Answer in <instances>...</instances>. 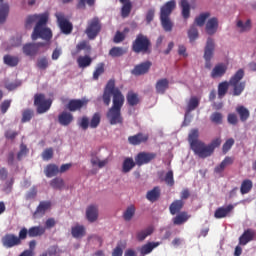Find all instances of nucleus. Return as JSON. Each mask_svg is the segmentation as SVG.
Listing matches in <instances>:
<instances>
[{"instance_id": "f257e3e1", "label": "nucleus", "mask_w": 256, "mask_h": 256, "mask_svg": "<svg viewBox=\"0 0 256 256\" xmlns=\"http://www.w3.org/2000/svg\"><path fill=\"white\" fill-rule=\"evenodd\" d=\"M111 97L112 107L109 108L106 117L110 125H123L121 109H123V105H125V96H123L119 88L115 87V79H110L104 88L102 99L106 107L111 105Z\"/></svg>"}, {"instance_id": "f03ea898", "label": "nucleus", "mask_w": 256, "mask_h": 256, "mask_svg": "<svg viewBox=\"0 0 256 256\" xmlns=\"http://www.w3.org/2000/svg\"><path fill=\"white\" fill-rule=\"evenodd\" d=\"M49 21V14H33L29 15L25 21L26 29H31L35 25L34 30L31 35L32 41H37L38 39H43V41H51L53 39V32L51 28L47 27Z\"/></svg>"}, {"instance_id": "7ed1b4c3", "label": "nucleus", "mask_w": 256, "mask_h": 256, "mask_svg": "<svg viewBox=\"0 0 256 256\" xmlns=\"http://www.w3.org/2000/svg\"><path fill=\"white\" fill-rule=\"evenodd\" d=\"M188 143L190 144V149L193 151L194 155L200 159H207L215 153L217 147H221V138H215L208 145L205 142L199 140V129H192L188 134Z\"/></svg>"}, {"instance_id": "20e7f679", "label": "nucleus", "mask_w": 256, "mask_h": 256, "mask_svg": "<svg viewBox=\"0 0 256 256\" xmlns=\"http://www.w3.org/2000/svg\"><path fill=\"white\" fill-rule=\"evenodd\" d=\"M243 77H245V70L239 69L233 76H231L228 82H221L218 85V97L220 99L225 97L227 91H229V87H232L233 89L232 95L234 97H239V95L245 91V87H247V82L242 81Z\"/></svg>"}, {"instance_id": "39448f33", "label": "nucleus", "mask_w": 256, "mask_h": 256, "mask_svg": "<svg viewBox=\"0 0 256 256\" xmlns=\"http://www.w3.org/2000/svg\"><path fill=\"white\" fill-rule=\"evenodd\" d=\"M176 7L177 3L175 2V0H170L160 8V23L166 33H171V31H173V21H171V13L175 11Z\"/></svg>"}, {"instance_id": "423d86ee", "label": "nucleus", "mask_w": 256, "mask_h": 256, "mask_svg": "<svg viewBox=\"0 0 256 256\" xmlns=\"http://www.w3.org/2000/svg\"><path fill=\"white\" fill-rule=\"evenodd\" d=\"M131 50L137 55H139V53H142V55H147L151 53V40L149 37H147V35L139 33L132 42Z\"/></svg>"}, {"instance_id": "0eeeda50", "label": "nucleus", "mask_w": 256, "mask_h": 256, "mask_svg": "<svg viewBox=\"0 0 256 256\" xmlns=\"http://www.w3.org/2000/svg\"><path fill=\"white\" fill-rule=\"evenodd\" d=\"M27 239V228L23 227L18 236L15 234H6L2 238V243L4 247L7 249H11L12 247H17V245H21V241H25Z\"/></svg>"}, {"instance_id": "6e6552de", "label": "nucleus", "mask_w": 256, "mask_h": 256, "mask_svg": "<svg viewBox=\"0 0 256 256\" xmlns=\"http://www.w3.org/2000/svg\"><path fill=\"white\" fill-rule=\"evenodd\" d=\"M34 105L36 107L37 113L42 115V113H47V111L51 109L53 101L51 99H45V94H35Z\"/></svg>"}, {"instance_id": "1a4fd4ad", "label": "nucleus", "mask_w": 256, "mask_h": 256, "mask_svg": "<svg viewBox=\"0 0 256 256\" xmlns=\"http://www.w3.org/2000/svg\"><path fill=\"white\" fill-rule=\"evenodd\" d=\"M101 28V20H99L98 17H94L88 21L85 34L87 35L88 39H90V41H93V39H96L97 35L101 33Z\"/></svg>"}, {"instance_id": "9d476101", "label": "nucleus", "mask_w": 256, "mask_h": 256, "mask_svg": "<svg viewBox=\"0 0 256 256\" xmlns=\"http://www.w3.org/2000/svg\"><path fill=\"white\" fill-rule=\"evenodd\" d=\"M215 53V40L209 37L206 41V46L204 48V59L206 61V69H211V59H213V54Z\"/></svg>"}, {"instance_id": "9b49d317", "label": "nucleus", "mask_w": 256, "mask_h": 256, "mask_svg": "<svg viewBox=\"0 0 256 256\" xmlns=\"http://www.w3.org/2000/svg\"><path fill=\"white\" fill-rule=\"evenodd\" d=\"M58 27L64 35L73 33V24L62 13H56Z\"/></svg>"}, {"instance_id": "f8f14e48", "label": "nucleus", "mask_w": 256, "mask_h": 256, "mask_svg": "<svg viewBox=\"0 0 256 256\" xmlns=\"http://www.w3.org/2000/svg\"><path fill=\"white\" fill-rule=\"evenodd\" d=\"M156 158L157 154L155 152H140L135 156V162L138 167H142V165H148Z\"/></svg>"}, {"instance_id": "ddd939ff", "label": "nucleus", "mask_w": 256, "mask_h": 256, "mask_svg": "<svg viewBox=\"0 0 256 256\" xmlns=\"http://www.w3.org/2000/svg\"><path fill=\"white\" fill-rule=\"evenodd\" d=\"M89 103L86 99H71L66 108L70 113H75V111H81L83 107H87V104Z\"/></svg>"}, {"instance_id": "4468645a", "label": "nucleus", "mask_w": 256, "mask_h": 256, "mask_svg": "<svg viewBox=\"0 0 256 256\" xmlns=\"http://www.w3.org/2000/svg\"><path fill=\"white\" fill-rule=\"evenodd\" d=\"M151 65H153V63H151V61L142 62V63L136 65L133 68V70L131 71V73H132V75H135L136 77L145 75V74L149 73V69H151Z\"/></svg>"}, {"instance_id": "2eb2a0df", "label": "nucleus", "mask_w": 256, "mask_h": 256, "mask_svg": "<svg viewBox=\"0 0 256 256\" xmlns=\"http://www.w3.org/2000/svg\"><path fill=\"white\" fill-rule=\"evenodd\" d=\"M51 205H52L51 201H40L35 212L33 213L34 219H39V217L45 216L47 211H49V209H51Z\"/></svg>"}, {"instance_id": "dca6fc26", "label": "nucleus", "mask_w": 256, "mask_h": 256, "mask_svg": "<svg viewBox=\"0 0 256 256\" xmlns=\"http://www.w3.org/2000/svg\"><path fill=\"white\" fill-rule=\"evenodd\" d=\"M148 141H149V134H145L142 132H139L136 135H132L128 137V143L134 146L147 143Z\"/></svg>"}, {"instance_id": "f3484780", "label": "nucleus", "mask_w": 256, "mask_h": 256, "mask_svg": "<svg viewBox=\"0 0 256 256\" xmlns=\"http://www.w3.org/2000/svg\"><path fill=\"white\" fill-rule=\"evenodd\" d=\"M235 209L233 204H229L227 206L219 207L214 212L215 219H225V217H229V214Z\"/></svg>"}, {"instance_id": "a211bd4d", "label": "nucleus", "mask_w": 256, "mask_h": 256, "mask_svg": "<svg viewBox=\"0 0 256 256\" xmlns=\"http://www.w3.org/2000/svg\"><path fill=\"white\" fill-rule=\"evenodd\" d=\"M75 117L71 112L68 111H62L58 115V123L62 125V127H69L71 125V122L74 121Z\"/></svg>"}, {"instance_id": "6ab92c4d", "label": "nucleus", "mask_w": 256, "mask_h": 256, "mask_svg": "<svg viewBox=\"0 0 256 256\" xmlns=\"http://www.w3.org/2000/svg\"><path fill=\"white\" fill-rule=\"evenodd\" d=\"M191 219V215L187 211H182L176 214L175 217L172 218L173 225L181 226L185 225Z\"/></svg>"}, {"instance_id": "aec40b11", "label": "nucleus", "mask_w": 256, "mask_h": 256, "mask_svg": "<svg viewBox=\"0 0 256 256\" xmlns=\"http://www.w3.org/2000/svg\"><path fill=\"white\" fill-rule=\"evenodd\" d=\"M217 29H219V19H217V17L210 18L205 27L207 35H215L217 33Z\"/></svg>"}, {"instance_id": "412c9836", "label": "nucleus", "mask_w": 256, "mask_h": 256, "mask_svg": "<svg viewBox=\"0 0 256 256\" xmlns=\"http://www.w3.org/2000/svg\"><path fill=\"white\" fill-rule=\"evenodd\" d=\"M86 217L90 223H95L99 219V208L95 205H90L86 209Z\"/></svg>"}, {"instance_id": "4be33fe9", "label": "nucleus", "mask_w": 256, "mask_h": 256, "mask_svg": "<svg viewBox=\"0 0 256 256\" xmlns=\"http://www.w3.org/2000/svg\"><path fill=\"white\" fill-rule=\"evenodd\" d=\"M155 89L158 95H165L167 89H169V80L167 78H161L157 80Z\"/></svg>"}, {"instance_id": "5701e85b", "label": "nucleus", "mask_w": 256, "mask_h": 256, "mask_svg": "<svg viewBox=\"0 0 256 256\" xmlns=\"http://www.w3.org/2000/svg\"><path fill=\"white\" fill-rule=\"evenodd\" d=\"M22 51L27 57H35L39 54V50L37 49V45H35V43L25 44L22 48Z\"/></svg>"}, {"instance_id": "b1692460", "label": "nucleus", "mask_w": 256, "mask_h": 256, "mask_svg": "<svg viewBox=\"0 0 256 256\" xmlns=\"http://www.w3.org/2000/svg\"><path fill=\"white\" fill-rule=\"evenodd\" d=\"M183 207H185V201L174 200L169 206V212L171 215H177L178 213H181Z\"/></svg>"}, {"instance_id": "393cba45", "label": "nucleus", "mask_w": 256, "mask_h": 256, "mask_svg": "<svg viewBox=\"0 0 256 256\" xmlns=\"http://www.w3.org/2000/svg\"><path fill=\"white\" fill-rule=\"evenodd\" d=\"M81 51H85V53H91V44L87 40L80 41L76 45V50L72 52V55H79Z\"/></svg>"}, {"instance_id": "a878e982", "label": "nucleus", "mask_w": 256, "mask_h": 256, "mask_svg": "<svg viewBox=\"0 0 256 256\" xmlns=\"http://www.w3.org/2000/svg\"><path fill=\"white\" fill-rule=\"evenodd\" d=\"M9 3L0 2V25H3L9 17Z\"/></svg>"}, {"instance_id": "bb28decb", "label": "nucleus", "mask_w": 256, "mask_h": 256, "mask_svg": "<svg viewBox=\"0 0 256 256\" xmlns=\"http://www.w3.org/2000/svg\"><path fill=\"white\" fill-rule=\"evenodd\" d=\"M234 161H235V158L226 156L224 160L220 163V165L215 167L214 171L216 173H223L226 167H229V165H233Z\"/></svg>"}, {"instance_id": "cd10ccee", "label": "nucleus", "mask_w": 256, "mask_h": 256, "mask_svg": "<svg viewBox=\"0 0 256 256\" xmlns=\"http://www.w3.org/2000/svg\"><path fill=\"white\" fill-rule=\"evenodd\" d=\"M225 73H227V66L225 64H217L211 72V77L212 79H217V77H223Z\"/></svg>"}, {"instance_id": "c85d7f7f", "label": "nucleus", "mask_w": 256, "mask_h": 256, "mask_svg": "<svg viewBox=\"0 0 256 256\" xmlns=\"http://www.w3.org/2000/svg\"><path fill=\"white\" fill-rule=\"evenodd\" d=\"M91 63H93V58L89 55L79 56L77 58V64L80 69H87V67H91Z\"/></svg>"}, {"instance_id": "c756f323", "label": "nucleus", "mask_w": 256, "mask_h": 256, "mask_svg": "<svg viewBox=\"0 0 256 256\" xmlns=\"http://www.w3.org/2000/svg\"><path fill=\"white\" fill-rule=\"evenodd\" d=\"M253 237H255V232L251 229L245 230L239 238V245H247V243L253 241Z\"/></svg>"}, {"instance_id": "7c9ffc66", "label": "nucleus", "mask_w": 256, "mask_h": 256, "mask_svg": "<svg viewBox=\"0 0 256 256\" xmlns=\"http://www.w3.org/2000/svg\"><path fill=\"white\" fill-rule=\"evenodd\" d=\"M159 179L161 181H164L168 187H173L175 185V178L173 176V170L168 171L165 176L163 177V172L159 173Z\"/></svg>"}, {"instance_id": "2f4dec72", "label": "nucleus", "mask_w": 256, "mask_h": 256, "mask_svg": "<svg viewBox=\"0 0 256 256\" xmlns=\"http://www.w3.org/2000/svg\"><path fill=\"white\" fill-rule=\"evenodd\" d=\"M44 173L48 179L56 177V175H59V166L56 164H48L44 169Z\"/></svg>"}, {"instance_id": "473e14b6", "label": "nucleus", "mask_w": 256, "mask_h": 256, "mask_svg": "<svg viewBox=\"0 0 256 256\" xmlns=\"http://www.w3.org/2000/svg\"><path fill=\"white\" fill-rule=\"evenodd\" d=\"M236 113L239 115L240 117V121L242 123H245V121H247V119H249L251 113L249 112V109H247L245 106L240 105L236 107Z\"/></svg>"}, {"instance_id": "72a5a7b5", "label": "nucleus", "mask_w": 256, "mask_h": 256, "mask_svg": "<svg viewBox=\"0 0 256 256\" xmlns=\"http://www.w3.org/2000/svg\"><path fill=\"white\" fill-rule=\"evenodd\" d=\"M27 235L29 237H41V235H45V227L43 226L30 227L27 230Z\"/></svg>"}, {"instance_id": "f704fd0d", "label": "nucleus", "mask_w": 256, "mask_h": 256, "mask_svg": "<svg viewBox=\"0 0 256 256\" xmlns=\"http://www.w3.org/2000/svg\"><path fill=\"white\" fill-rule=\"evenodd\" d=\"M159 197H161V188H159L158 186L154 187L146 194V199H148V201H151L152 203H155V201H157Z\"/></svg>"}, {"instance_id": "c9c22d12", "label": "nucleus", "mask_w": 256, "mask_h": 256, "mask_svg": "<svg viewBox=\"0 0 256 256\" xmlns=\"http://www.w3.org/2000/svg\"><path fill=\"white\" fill-rule=\"evenodd\" d=\"M159 242H148L147 244L143 245L140 249L141 255H149L153 251V249L159 247Z\"/></svg>"}, {"instance_id": "e433bc0d", "label": "nucleus", "mask_w": 256, "mask_h": 256, "mask_svg": "<svg viewBox=\"0 0 256 256\" xmlns=\"http://www.w3.org/2000/svg\"><path fill=\"white\" fill-rule=\"evenodd\" d=\"M180 6L182 9V17L183 19H189L191 17V5L188 0H181Z\"/></svg>"}, {"instance_id": "4c0bfd02", "label": "nucleus", "mask_w": 256, "mask_h": 256, "mask_svg": "<svg viewBox=\"0 0 256 256\" xmlns=\"http://www.w3.org/2000/svg\"><path fill=\"white\" fill-rule=\"evenodd\" d=\"M71 233L74 239H81V237H85V226L76 225L71 228Z\"/></svg>"}, {"instance_id": "58836bf2", "label": "nucleus", "mask_w": 256, "mask_h": 256, "mask_svg": "<svg viewBox=\"0 0 256 256\" xmlns=\"http://www.w3.org/2000/svg\"><path fill=\"white\" fill-rule=\"evenodd\" d=\"M3 61L8 67H17L19 65V57L17 56L7 54L3 57Z\"/></svg>"}, {"instance_id": "ea45409f", "label": "nucleus", "mask_w": 256, "mask_h": 256, "mask_svg": "<svg viewBox=\"0 0 256 256\" xmlns=\"http://www.w3.org/2000/svg\"><path fill=\"white\" fill-rule=\"evenodd\" d=\"M137 163L133 160V158H125L122 164V172L129 173Z\"/></svg>"}, {"instance_id": "a19ab883", "label": "nucleus", "mask_w": 256, "mask_h": 256, "mask_svg": "<svg viewBox=\"0 0 256 256\" xmlns=\"http://www.w3.org/2000/svg\"><path fill=\"white\" fill-rule=\"evenodd\" d=\"M187 34H188L190 43H195V41H197V39H199V30L197 29L196 25L190 26Z\"/></svg>"}, {"instance_id": "79ce46f5", "label": "nucleus", "mask_w": 256, "mask_h": 256, "mask_svg": "<svg viewBox=\"0 0 256 256\" xmlns=\"http://www.w3.org/2000/svg\"><path fill=\"white\" fill-rule=\"evenodd\" d=\"M199 98H197V96H192L187 104L186 107V111L187 113H191V111H195V109H197V107H199Z\"/></svg>"}, {"instance_id": "37998d69", "label": "nucleus", "mask_w": 256, "mask_h": 256, "mask_svg": "<svg viewBox=\"0 0 256 256\" xmlns=\"http://www.w3.org/2000/svg\"><path fill=\"white\" fill-rule=\"evenodd\" d=\"M253 189V181L245 179L242 181L240 192L242 195H247Z\"/></svg>"}, {"instance_id": "c03bdc74", "label": "nucleus", "mask_w": 256, "mask_h": 256, "mask_svg": "<svg viewBox=\"0 0 256 256\" xmlns=\"http://www.w3.org/2000/svg\"><path fill=\"white\" fill-rule=\"evenodd\" d=\"M90 163L93 165V167H99V169H103V167H105V165L109 163V160H100L99 157H97L96 155H92Z\"/></svg>"}, {"instance_id": "a18cd8bd", "label": "nucleus", "mask_w": 256, "mask_h": 256, "mask_svg": "<svg viewBox=\"0 0 256 256\" xmlns=\"http://www.w3.org/2000/svg\"><path fill=\"white\" fill-rule=\"evenodd\" d=\"M126 99L130 107H135V105H139V95L137 93L128 92Z\"/></svg>"}, {"instance_id": "49530a36", "label": "nucleus", "mask_w": 256, "mask_h": 256, "mask_svg": "<svg viewBox=\"0 0 256 256\" xmlns=\"http://www.w3.org/2000/svg\"><path fill=\"white\" fill-rule=\"evenodd\" d=\"M125 53H127V50H125L123 47L117 46L112 47L109 51L110 57H123Z\"/></svg>"}, {"instance_id": "de8ad7c7", "label": "nucleus", "mask_w": 256, "mask_h": 256, "mask_svg": "<svg viewBox=\"0 0 256 256\" xmlns=\"http://www.w3.org/2000/svg\"><path fill=\"white\" fill-rule=\"evenodd\" d=\"M153 233V227H148L142 231H139L136 234V238L138 239V241H145V239H147V237H149V235H151Z\"/></svg>"}, {"instance_id": "09e8293b", "label": "nucleus", "mask_w": 256, "mask_h": 256, "mask_svg": "<svg viewBox=\"0 0 256 256\" xmlns=\"http://www.w3.org/2000/svg\"><path fill=\"white\" fill-rule=\"evenodd\" d=\"M211 17V13L203 12L198 17L195 18V23L198 27H203L205 25V21Z\"/></svg>"}, {"instance_id": "8fccbe9b", "label": "nucleus", "mask_w": 256, "mask_h": 256, "mask_svg": "<svg viewBox=\"0 0 256 256\" xmlns=\"http://www.w3.org/2000/svg\"><path fill=\"white\" fill-rule=\"evenodd\" d=\"M135 217V206L130 205L127 207V209L123 213V219L124 221H131Z\"/></svg>"}, {"instance_id": "3c124183", "label": "nucleus", "mask_w": 256, "mask_h": 256, "mask_svg": "<svg viewBox=\"0 0 256 256\" xmlns=\"http://www.w3.org/2000/svg\"><path fill=\"white\" fill-rule=\"evenodd\" d=\"M50 186L52 189H58L61 190L65 187V181L63 178L56 177L50 181Z\"/></svg>"}, {"instance_id": "603ef678", "label": "nucleus", "mask_w": 256, "mask_h": 256, "mask_svg": "<svg viewBox=\"0 0 256 256\" xmlns=\"http://www.w3.org/2000/svg\"><path fill=\"white\" fill-rule=\"evenodd\" d=\"M36 67L40 69V71H45L49 67V59L47 57H41L36 62Z\"/></svg>"}, {"instance_id": "864d4df0", "label": "nucleus", "mask_w": 256, "mask_h": 256, "mask_svg": "<svg viewBox=\"0 0 256 256\" xmlns=\"http://www.w3.org/2000/svg\"><path fill=\"white\" fill-rule=\"evenodd\" d=\"M101 124V114L98 112L94 113L90 120V128L91 129H97L99 125Z\"/></svg>"}, {"instance_id": "5fc2aeb1", "label": "nucleus", "mask_w": 256, "mask_h": 256, "mask_svg": "<svg viewBox=\"0 0 256 256\" xmlns=\"http://www.w3.org/2000/svg\"><path fill=\"white\" fill-rule=\"evenodd\" d=\"M103 73H105V64L104 63L97 64L96 69L93 73V79L97 81V79H99V77H101Z\"/></svg>"}, {"instance_id": "6e6d98bb", "label": "nucleus", "mask_w": 256, "mask_h": 256, "mask_svg": "<svg viewBox=\"0 0 256 256\" xmlns=\"http://www.w3.org/2000/svg\"><path fill=\"white\" fill-rule=\"evenodd\" d=\"M33 115H34V112L32 109H25L22 112L21 123H29V121H31V119H33Z\"/></svg>"}, {"instance_id": "4d7b16f0", "label": "nucleus", "mask_w": 256, "mask_h": 256, "mask_svg": "<svg viewBox=\"0 0 256 256\" xmlns=\"http://www.w3.org/2000/svg\"><path fill=\"white\" fill-rule=\"evenodd\" d=\"M210 121L215 125H221L223 123V114L220 112H214L210 116Z\"/></svg>"}, {"instance_id": "13d9d810", "label": "nucleus", "mask_w": 256, "mask_h": 256, "mask_svg": "<svg viewBox=\"0 0 256 256\" xmlns=\"http://www.w3.org/2000/svg\"><path fill=\"white\" fill-rule=\"evenodd\" d=\"M78 127L82 128L83 131H87L90 127L89 117L83 116L78 120Z\"/></svg>"}, {"instance_id": "bf43d9fd", "label": "nucleus", "mask_w": 256, "mask_h": 256, "mask_svg": "<svg viewBox=\"0 0 256 256\" xmlns=\"http://www.w3.org/2000/svg\"><path fill=\"white\" fill-rule=\"evenodd\" d=\"M132 7L133 5L131 4V2L123 4L121 8V15L123 19L127 18V16L131 14Z\"/></svg>"}, {"instance_id": "052dcab7", "label": "nucleus", "mask_w": 256, "mask_h": 256, "mask_svg": "<svg viewBox=\"0 0 256 256\" xmlns=\"http://www.w3.org/2000/svg\"><path fill=\"white\" fill-rule=\"evenodd\" d=\"M233 145H235V139L230 138L226 140V142L222 146V151L224 155L229 153V151H231V147H233Z\"/></svg>"}, {"instance_id": "680f3d73", "label": "nucleus", "mask_w": 256, "mask_h": 256, "mask_svg": "<svg viewBox=\"0 0 256 256\" xmlns=\"http://www.w3.org/2000/svg\"><path fill=\"white\" fill-rule=\"evenodd\" d=\"M28 153H29V149L27 148V145L22 143L20 145V151L17 154L18 161H21V159H23V157H27Z\"/></svg>"}, {"instance_id": "e2e57ef3", "label": "nucleus", "mask_w": 256, "mask_h": 256, "mask_svg": "<svg viewBox=\"0 0 256 256\" xmlns=\"http://www.w3.org/2000/svg\"><path fill=\"white\" fill-rule=\"evenodd\" d=\"M42 159L43 161H51L53 159V148H46L42 152Z\"/></svg>"}, {"instance_id": "0e129e2a", "label": "nucleus", "mask_w": 256, "mask_h": 256, "mask_svg": "<svg viewBox=\"0 0 256 256\" xmlns=\"http://www.w3.org/2000/svg\"><path fill=\"white\" fill-rule=\"evenodd\" d=\"M237 27L241 29V31H249V29H251V20L248 19L245 23L239 20L237 22Z\"/></svg>"}, {"instance_id": "69168bd1", "label": "nucleus", "mask_w": 256, "mask_h": 256, "mask_svg": "<svg viewBox=\"0 0 256 256\" xmlns=\"http://www.w3.org/2000/svg\"><path fill=\"white\" fill-rule=\"evenodd\" d=\"M86 3L90 7H93V5H95V0H79L76 6L77 9H85Z\"/></svg>"}, {"instance_id": "338daca9", "label": "nucleus", "mask_w": 256, "mask_h": 256, "mask_svg": "<svg viewBox=\"0 0 256 256\" xmlns=\"http://www.w3.org/2000/svg\"><path fill=\"white\" fill-rule=\"evenodd\" d=\"M13 183H15V179L13 178L5 182V185L3 188L4 193H7V195H9V193L13 191Z\"/></svg>"}, {"instance_id": "774afa93", "label": "nucleus", "mask_w": 256, "mask_h": 256, "mask_svg": "<svg viewBox=\"0 0 256 256\" xmlns=\"http://www.w3.org/2000/svg\"><path fill=\"white\" fill-rule=\"evenodd\" d=\"M227 121L230 125H237V123H239V118L237 117V114L230 113L227 116Z\"/></svg>"}]
</instances>
